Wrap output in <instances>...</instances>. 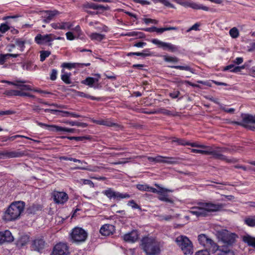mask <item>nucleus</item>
I'll use <instances>...</instances> for the list:
<instances>
[{"label":"nucleus","instance_id":"1","mask_svg":"<svg viewBox=\"0 0 255 255\" xmlns=\"http://www.w3.org/2000/svg\"><path fill=\"white\" fill-rule=\"evenodd\" d=\"M140 246L146 255H156L159 251L158 241L153 237H145L141 241Z\"/></svg>","mask_w":255,"mask_h":255},{"label":"nucleus","instance_id":"2","mask_svg":"<svg viewBox=\"0 0 255 255\" xmlns=\"http://www.w3.org/2000/svg\"><path fill=\"white\" fill-rule=\"evenodd\" d=\"M24 208V203L22 201L11 203L4 213V219L10 221L17 219L23 212Z\"/></svg>","mask_w":255,"mask_h":255},{"label":"nucleus","instance_id":"3","mask_svg":"<svg viewBox=\"0 0 255 255\" xmlns=\"http://www.w3.org/2000/svg\"><path fill=\"white\" fill-rule=\"evenodd\" d=\"M71 237L74 242L82 243L86 240L87 233L82 228L76 227L73 229L71 233Z\"/></svg>","mask_w":255,"mask_h":255},{"label":"nucleus","instance_id":"4","mask_svg":"<svg viewBox=\"0 0 255 255\" xmlns=\"http://www.w3.org/2000/svg\"><path fill=\"white\" fill-rule=\"evenodd\" d=\"M52 34H46L42 35L38 34L34 38L35 42L39 45H43L47 43L49 46L52 47V43L51 42L53 41Z\"/></svg>","mask_w":255,"mask_h":255},{"label":"nucleus","instance_id":"5","mask_svg":"<svg viewBox=\"0 0 255 255\" xmlns=\"http://www.w3.org/2000/svg\"><path fill=\"white\" fill-rule=\"evenodd\" d=\"M69 253L67 244L60 243L55 246L52 255H69Z\"/></svg>","mask_w":255,"mask_h":255},{"label":"nucleus","instance_id":"6","mask_svg":"<svg viewBox=\"0 0 255 255\" xmlns=\"http://www.w3.org/2000/svg\"><path fill=\"white\" fill-rule=\"evenodd\" d=\"M100 77V74H96L95 75V77H87L82 81V83L90 87H93L95 89L98 88L99 87L98 82Z\"/></svg>","mask_w":255,"mask_h":255},{"label":"nucleus","instance_id":"7","mask_svg":"<svg viewBox=\"0 0 255 255\" xmlns=\"http://www.w3.org/2000/svg\"><path fill=\"white\" fill-rule=\"evenodd\" d=\"M52 196L55 203L58 204H64L68 199V195L64 192L54 191Z\"/></svg>","mask_w":255,"mask_h":255},{"label":"nucleus","instance_id":"8","mask_svg":"<svg viewBox=\"0 0 255 255\" xmlns=\"http://www.w3.org/2000/svg\"><path fill=\"white\" fill-rule=\"evenodd\" d=\"M122 238L126 242L134 243L138 239L139 234L136 230H132L130 232L125 234Z\"/></svg>","mask_w":255,"mask_h":255},{"label":"nucleus","instance_id":"9","mask_svg":"<svg viewBox=\"0 0 255 255\" xmlns=\"http://www.w3.org/2000/svg\"><path fill=\"white\" fill-rule=\"evenodd\" d=\"M14 238L11 232L8 230L0 232V244H2L6 242H11Z\"/></svg>","mask_w":255,"mask_h":255},{"label":"nucleus","instance_id":"10","mask_svg":"<svg viewBox=\"0 0 255 255\" xmlns=\"http://www.w3.org/2000/svg\"><path fill=\"white\" fill-rule=\"evenodd\" d=\"M83 7L84 8H91L94 10L104 11L109 9V6H105L101 4H96L93 2H86L83 4Z\"/></svg>","mask_w":255,"mask_h":255},{"label":"nucleus","instance_id":"11","mask_svg":"<svg viewBox=\"0 0 255 255\" xmlns=\"http://www.w3.org/2000/svg\"><path fill=\"white\" fill-rule=\"evenodd\" d=\"M76 65H63V70H62V72L63 74L61 75V79L64 81L66 84H70L71 83V80H70V74L68 73L65 72V69H67L68 70H70L72 68H75Z\"/></svg>","mask_w":255,"mask_h":255},{"label":"nucleus","instance_id":"12","mask_svg":"<svg viewBox=\"0 0 255 255\" xmlns=\"http://www.w3.org/2000/svg\"><path fill=\"white\" fill-rule=\"evenodd\" d=\"M0 155L7 158H15L22 157L24 155V153L19 150L11 151H3L0 153Z\"/></svg>","mask_w":255,"mask_h":255},{"label":"nucleus","instance_id":"13","mask_svg":"<svg viewBox=\"0 0 255 255\" xmlns=\"http://www.w3.org/2000/svg\"><path fill=\"white\" fill-rule=\"evenodd\" d=\"M45 245V243L43 239H37L33 241L31 248L34 251L41 252L44 248Z\"/></svg>","mask_w":255,"mask_h":255},{"label":"nucleus","instance_id":"14","mask_svg":"<svg viewBox=\"0 0 255 255\" xmlns=\"http://www.w3.org/2000/svg\"><path fill=\"white\" fill-rule=\"evenodd\" d=\"M100 232L102 235L108 236L115 232V227L111 224H105L101 228Z\"/></svg>","mask_w":255,"mask_h":255},{"label":"nucleus","instance_id":"15","mask_svg":"<svg viewBox=\"0 0 255 255\" xmlns=\"http://www.w3.org/2000/svg\"><path fill=\"white\" fill-rule=\"evenodd\" d=\"M51 25L55 29H70L73 24L70 22H63L61 23H52Z\"/></svg>","mask_w":255,"mask_h":255},{"label":"nucleus","instance_id":"16","mask_svg":"<svg viewBox=\"0 0 255 255\" xmlns=\"http://www.w3.org/2000/svg\"><path fill=\"white\" fill-rule=\"evenodd\" d=\"M93 122L97 125H104L108 127H112L115 125V124L110 119L99 120H93Z\"/></svg>","mask_w":255,"mask_h":255},{"label":"nucleus","instance_id":"17","mask_svg":"<svg viewBox=\"0 0 255 255\" xmlns=\"http://www.w3.org/2000/svg\"><path fill=\"white\" fill-rule=\"evenodd\" d=\"M136 188L140 191L151 192L152 193H158L159 191L155 188L149 186L147 184H137Z\"/></svg>","mask_w":255,"mask_h":255},{"label":"nucleus","instance_id":"18","mask_svg":"<svg viewBox=\"0 0 255 255\" xmlns=\"http://www.w3.org/2000/svg\"><path fill=\"white\" fill-rule=\"evenodd\" d=\"M90 37L91 40H96L99 42H100L106 38V35L105 34L97 32L92 33Z\"/></svg>","mask_w":255,"mask_h":255},{"label":"nucleus","instance_id":"19","mask_svg":"<svg viewBox=\"0 0 255 255\" xmlns=\"http://www.w3.org/2000/svg\"><path fill=\"white\" fill-rule=\"evenodd\" d=\"M150 55L149 49H144L141 52H129L127 54L128 56L136 55L145 57Z\"/></svg>","mask_w":255,"mask_h":255},{"label":"nucleus","instance_id":"20","mask_svg":"<svg viewBox=\"0 0 255 255\" xmlns=\"http://www.w3.org/2000/svg\"><path fill=\"white\" fill-rule=\"evenodd\" d=\"M18 56L17 54H0V64H3V62L6 61V60L10 59V58H15Z\"/></svg>","mask_w":255,"mask_h":255},{"label":"nucleus","instance_id":"21","mask_svg":"<svg viewBox=\"0 0 255 255\" xmlns=\"http://www.w3.org/2000/svg\"><path fill=\"white\" fill-rule=\"evenodd\" d=\"M20 92H21V91H19V90H10L5 91L3 93V94L7 96H8V97L13 96H20Z\"/></svg>","mask_w":255,"mask_h":255},{"label":"nucleus","instance_id":"22","mask_svg":"<svg viewBox=\"0 0 255 255\" xmlns=\"http://www.w3.org/2000/svg\"><path fill=\"white\" fill-rule=\"evenodd\" d=\"M18 85L16 87L20 89V91H32L33 89L31 86L29 85H25L22 82H17Z\"/></svg>","mask_w":255,"mask_h":255},{"label":"nucleus","instance_id":"23","mask_svg":"<svg viewBox=\"0 0 255 255\" xmlns=\"http://www.w3.org/2000/svg\"><path fill=\"white\" fill-rule=\"evenodd\" d=\"M55 128V131H65L68 132H74L75 129L74 128H63L58 126L52 127Z\"/></svg>","mask_w":255,"mask_h":255},{"label":"nucleus","instance_id":"24","mask_svg":"<svg viewBox=\"0 0 255 255\" xmlns=\"http://www.w3.org/2000/svg\"><path fill=\"white\" fill-rule=\"evenodd\" d=\"M59 112L62 113L63 115H62L63 117H71L73 118H78L81 117L82 116L79 114H77L73 112H69L67 111H60Z\"/></svg>","mask_w":255,"mask_h":255},{"label":"nucleus","instance_id":"25","mask_svg":"<svg viewBox=\"0 0 255 255\" xmlns=\"http://www.w3.org/2000/svg\"><path fill=\"white\" fill-rule=\"evenodd\" d=\"M66 124L70 125L72 126H76L77 127H82L83 128H85L87 126V125L86 123H80L74 121H66L64 122Z\"/></svg>","mask_w":255,"mask_h":255},{"label":"nucleus","instance_id":"26","mask_svg":"<svg viewBox=\"0 0 255 255\" xmlns=\"http://www.w3.org/2000/svg\"><path fill=\"white\" fill-rule=\"evenodd\" d=\"M77 96H79L81 97H85L87 98L91 99L92 100L99 101L100 100V98L91 96L82 92H77Z\"/></svg>","mask_w":255,"mask_h":255},{"label":"nucleus","instance_id":"27","mask_svg":"<svg viewBox=\"0 0 255 255\" xmlns=\"http://www.w3.org/2000/svg\"><path fill=\"white\" fill-rule=\"evenodd\" d=\"M103 193L110 199L115 198L116 191H114L111 188L104 191Z\"/></svg>","mask_w":255,"mask_h":255},{"label":"nucleus","instance_id":"28","mask_svg":"<svg viewBox=\"0 0 255 255\" xmlns=\"http://www.w3.org/2000/svg\"><path fill=\"white\" fill-rule=\"evenodd\" d=\"M130 197V195L128 194L125 193L123 194L119 192H116L115 196L114 199H117V200H120L121 199L124 198H129Z\"/></svg>","mask_w":255,"mask_h":255},{"label":"nucleus","instance_id":"29","mask_svg":"<svg viewBox=\"0 0 255 255\" xmlns=\"http://www.w3.org/2000/svg\"><path fill=\"white\" fill-rule=\"evenodd\" d=\"M35 123L39 126L42 127H44L46 128H47L48 129L51 131H55V128H53L52 127L56 126V125H47L41 122H39L37 121H35Z\"/></svg>","mask_w":255,"mask_h":255},{"label":"nucleus","instance_id":"30","mask_svg":"<svg viewBox=\"0 0 255 255\" xmlns=\"http://www.w3.org/2000/svg\"><path fill=\"white\" fill-rule=\"evenodd\" d=\"M50 54V52L49 51H42L40 52V61L43 62L45 59L48 57Z\"/></svg>","mask_w":255,"mask_h":255},{"label":"nucleus","instance_id":"31","mask_svg":"<svg viewBox=\"0 0 255 255\" xmlns=\"http://www.w3.org/2000/svg\"><path fill=\"white\" fill-rule=\"evenodd\" d=\"M1 82L4 83H7L9 85H12L16 86V85H18L17 82H22V83H25L26 81H24V80H17L14 82H10V81H6V80H2V81H1Z\"/></svg>","mask_w":255,"mask_h":255},{"label":"nucleus","instance_id":"32","mask_svg":"<svg viewBox=\"0 0 255 255\" xmlns=\"http://www.w3.org/2000/svg\"><path fill=\"white\" fill-rule=\"evenodd\" d=\"M9 29V26L6 23H2L0 25V32L2 33H5Z\"/></svg>","mask_w":255,"mask_h":255},{"label":"nucleus","instance_id":"33","mask_svg":"<svg viewBox=\"0 0 255 255\" xmlns=\"http://www.w3.org/2000/svg\"><path fill=\"white\" fill-rule=\"evenodd\" d=\"M70 140L75 139L77 141H83L85 139H89L90 138L87 136H69L67 137Z\"/></svg>","mask_w":255,"mask_h":255},{"label":"nucleus","instance_id":"34","mask_svg":"<svg viewBox=\"0 0 255 255\" xmlns=\"http://www.w3.org/2000/svg\"><path fill=\"white\" fill-rule=\"evenodd\" d=\"M144 35V34L142 32H138L135 31L131 32L128 34L129 36H137L139 38L143 37Z\"/></svg>","mask_w":255,"mask_h":255},{"label":"nucleus","instance_id":"35","mask_svg":"<svg viewBox=\"0 0 255 255\" xmlns=\"http://www.w3.org/2000/svg\"><path fill=\"white\" fill-rule=\"evenodd\" d=\"M142 21L146 24H149L150 23L155 24L156 23V20L153 19L148 18H144L142 19Z\"/></svg>","mask_w":255,"mask_h":255},{"label":"nucleus","instance_id":"36","mask_svg":"<svg viewBox=\"0 0 255 255\" xmlns=\"http://www.w3.org/2000/svg\"><path fill=\"white\" fill-rule=\"evenodd\" d=\"M57 71L55 69H53L50 74V79L52 81H54L57 78Z\"/></svg>","mask_w":255,"mask_h":255},{"label":"nucleus","instance_id":"37","mask_svg":"<svg viewBox=\"0 0 255 255\" xmlns=\"http://www.w3.org/2000/svg\"><path fill=\"white\" fill-rule=\"evenodd\" d=\"M66 38L69 40H73L75 38V36L74 35L72 32L68 31L66 33Z\"/></svg>","mask_w":255,"mask_h":255},{"label":"nucleus","instance_id":"38","mask_svg":"<svg viewBox=\"0 0 255 255\" xmlns=\"http://www.w3.org/2000/svg\"><path fill=\"white\" fill-rule=\"evenodd\" d=\"M144 30L146 31H149V32L156 31L157 32H159V28H157L156 27L146 28L144 29Z\"/></svg>","mask_w":255,"mask_h":255},{"label":"nucleus","instance_id":"39","mask_svg":"<svg viewBox=\"0 0 255 255\" xmlns=\"http://www.w3.org/2000/svg\"><path fill=\"white\" fill-rule=\"evenodd\" d=\"M15 114V112L11 110H7L5 111H0V115H12Z\"/></svg>","mask_w":255,"mask_h":255},{"label":"nucleus","instance_id":"40","mask_svg":"<svg viewBox=\"0 0 255 255\" xmlns=\"http://www.w3.org/2000/svg\"><path fill=\"white\" fill-rule=\"evenodd\" d=\"M128 205L131 206L132 208L137 209L139 208V206L137 204L135 203L133 200H130L128 202Z\"/></svg>","mask_w":255,"mask_h":255},{"label":"nucleus","instance_id":"41","mask_svg":"<svg viewBox=\"0 0 255 255\" xmlns=\"http://www.w3.org/2000/svg\"><path fill=\"white\" fill-rule=\"evenodd\" d=\"M146 45V43L144 42L139 41L138 42H136L134 44V46L137 47H143Z\"/></svg>","mask_w":255,"mask_h":255},{"label":"nucleus","instance_id":"42","mask_svg":"<svg viewBox=\"0 0 255 255\" xmlns=\"http://www.w3.org/2000/svg\"><path fill=\"white\" fill-rule=\"evenodd\" d=\"M135 1L142 5H148L150 3V2L146 0H135Z\"/></svg>","mask_w":255,"mask_h":255},{"label":"nucleus","instance_id":"43","mask_svg":"<svg viewBox=\"0 0 255 255\" xmlns=\"http://www.w3.org/2000/svg\"><path fill=\"white\" fill-rule=\"evenodd\" d=\"M20 96H27L29 97L32 98H35V96L33 95H31L28 93L24 92L22 91H21L20 92Z\"/></svg>","mask_w":255,"mask_h":255},{"label":"nucleus","instance_id":"44","mask_svg":"<svg viewBox=\"0 0 255 255\" xmlns=\"http://www.w3.org/2000/svg\"><path fill=\"white\" fill-rule=\"evenodd\" d=\"M36 67V66H35L34 67V68L32 69L31 65H22L23 69L24 70H32L35 69Z\"/></svg>","mask_w":255,"mask_h":255},{"label":"nucleus","instance_id":"45","mask_svg":"<svg viewBox=\"0 0 255 255\" xmlns=\"http://www.w3.org/2000/svg\"><path fill=\"white\" fill-rule=\"evenodd\" d=\"M104 75L108 79H112V80H115L116 79V77L114 74L112 73L110 75L108 74L107 73H105Z\"/></svg>","mask_w":255,"mask_h":255},{"label":"nucleus","instance_id":"46","mask_svg":"<svg viewBox=\"0 0 255 255\" xmlns=\"http://www.w3.org/2000/svg\"><path fill=\"white\" fill-rule=\"evenodd\" d=\"M16 44L20 47H23L24 46V42L19 39L16 40Z\"/></svg>","mask_w":255,"mask_h":255},{"label":"nucleus","instance_id":"47","mask_svg":"<svg viewBox=\"0 0 255 255\" xmlns=\"http://www.w3.org/2000/svg\"><path fill=\"white\" fill-rule=\"evenodd\" d=\"M84 184H88L90 185H93V183L92 181L88 179H81Z\"/></svg>","mask_w":255,"mask_h":255},{"label":"nucleus","instance_id":"48","mask_svg":"<svg viewBox=\"0 0 255 255\" xmlns=\"http://www.w3.org/2000/svg\"><path fill=\"white\" fill-rule=\"evenodd\" d=\"M31 107L32 108L33 111L34 112H39L41 110V109L39 107V106H36V105H32V106H31Z\"/></svg>","mask_w":255,"mask_h":255},{"label":"nucleus","instance_id":"49","mask_svg":"<svg viewBox=\"0 0 255 255\" xmlns=\"http://www.w3.org/2000/svg\"><path fill=\"white\" fill-rule=\"evenodd\" d=\"M44 112H51V113H56V112H59V110H52L49 109H46L44 110Z\"/></svg>","mask_w":255,"mask_h":255},{"label":"nucleus","instance_id":"50","mask_svg":"<svg viewBox=\"0 0 255 255\" xmlns=\"http://www.w3.org/2000/svg\"><path fill=\"white\" fill-rule=\"evenodd\" d=\"M144 67V65H133V67L136 69H142Z\"/></svg>","mask_w":255,"mask_h":255},{"label":"nucleus","instance_id":"51","mask_svg":"<svg viewBox=\"0 0 255 255\" xmlns=\"http://www.w3.org/2000/svg\"><path fill=\"white\" fill-rule=\"evenodd\" d=\"M151 41L153 43H154V44H156V45H158V46H159V40H158V39H152V40H151Z\"/></svg>","mask_w":255,"mask_h":255},{"label":"nucleus","instance_id":"52","mask_svg":"<svg viewBox=\"0 0 255 255\" xmlns=\"http://www.w3.org/2000/svg\"><path fill=\"white\" fill-rule=\"evenodd\" d=\"M52 38H53V40L54 39H56V40H64V37H60V36H56L53 34Z\"/></svg>","mask_w":255,"mask_h":255},{"label":"nucleus","instance_id":"53","mask_svg":"<svg viewBox=\"0 0 255 255\" xmlns=\"http://www.w3.org/2000/svg\"><path fill=\"white\" fill-rule=\"evenodd\" d=\"M33 91L34 92H38L39 93H41V94H49V92H46V91H42V90H36V89H33Z\"/></svg>","mask_w":255,"mask_h":255},{"label":"nucleus","instance_id":"54","mask_svg":"<svg viewBox=\"0 0 255 255\" xmlns=\"http://www.w3.org/2000/svg\"><path fill=\"white\" fill-rule=\"evenodd\" d=\"M19 137L25 138H26V139H28L32 140H33V141H34L35 142H38V141H37V140L31 139V138H30L29 137H27V136H24V135H19Z\"/></svg>","mask_w":255,"mask_h":255},{"label":"nucleus","instance_id":"55","mask_svg":"<svg viewBox=\"0 0 255 255\" xmlns=\"http://www.w3.org/2000/svg\"><path fill=\"white\" fill-rule=\"evenodd\" d=\"M50 106H53V107H57V108H65L64 106L58 105L55 104H51L50 105Z\"/></svg>","mask_w":255,"mask_h":255},{"label":"nucleus","instance_id":"56","mask_svg":"<svg viewBox=\"0 0 255 255\" xmlns=\"http://www.w3.org/2000/svg\"><path fill=\"white\" fill-rule=\"evenodd\" d=\"M128 15H129L130 17L136 18V15L133 13L130 12H126Z\"/></svg>","mask_w":255,"mask_h":255},{"label":"nucleus","instance_id":"57","mask_svg":"<svg viewBox=\"0 0 255 255\" xmlns=\"http://www.w3.org/2000/svg\"><path fill=\"white\" fill-rule=\"evenodd\" d=\"M69 159H72V157H68L67 156H62L60 157V159L64 160H69Z\"/></svg>","mask_w":255,"mask_h":255},{"label":"nucleus","instance_id":"58","mask_svg":"<svg viewBox=\"0 0 255 255\" xmlns=\"http://www.w3.org/2000/svg\"><path fill=\"white\" fill-rule=\"evenodd\" d=\"M50 13L48 16V18L51 19V17L54 16L55 15V13H54V11H49Z\"/></svg>","mask_w":255,"mask_h":255},{"label":"nucleus","instance_id":"59","mask_svg":"<svg viewBox=\"0 0 255 255\" xmlns=\"http://www.w3.org/2000/svg\"><path fill=\"white\" fill-rule=\"evenodd\" d=\"M127 162V161H119L117 162H114V163H113L112 164H125Z\"/></svg>","mask_w":255,"mask_h":255},{"label":"nucleus","instance_id":"60","mask_svg":"<svg viewBox=\"0 0 255 255\" xmlns=\"http://www.w3.org/2000/svg\"><path fill=\"white\" fill-rule=\"evenodd\" d=\"M133 94L135 97H140L141 96V93L138 91L134 92Z\"/></svg>","mask_w":255,"mask_h":255},{"label":"nucleus","instance_id":"61","mask_svg":"<svg viewBox=\"0 0 255 255\" xmlns=\"http://www.w3.org/2000/svg\"><path fill=\"white\" fill-rule=\"evenodd\" d=\"M17 137H19V135H13V136H11V137H10V139H11V140H13V139H15V138H17Z\"/></svg>","mask_w":255,"mask_h":255},{"label":"nucleus","instance_id":"62","mask_svg":"<svg viewBox=\"0 0 255 255\" xmlns=\"http://www.w3.org/2000/svg\"><path fill=\"white\" fill-rule=\"evenodd\" d=\"M69 160L70 161H72L75 162H77V161H78L77 159L73 158H72V159H69Z\"/></svg>","mask_w":255,"mask_h":255},{"label":"nucleus","instance_id":"63","mask_svg":"<svg viewBox=\"0 0 255 255\" xmlns=\"http://www.w3.org/2000/svg\"><path fill=\"white\" fill-rule=\"evenodd\" d=\"M37 101H38V102L39 103H42V104H43V102L42 101V100H41V99H38V100H37Z\"/></svg>","mask_w":255,"mask_h":255},{"label":"nucleus","instance_id":"64","mask_svg":"<svg viewBox=\"0 0 255 255\" xmlns=\"http://www.w3.org/2000/svg\"><path fill=\"white\" fill-rule=\"evenodd\" d=\"M81 51H90L91 52V51L90 50H86V49H83L82 50H81Z\"/></svg>","mask_w":255,"mask_h":255}]
</instances>
